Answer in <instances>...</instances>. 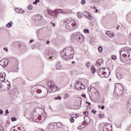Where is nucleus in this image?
<instances>
[{"label": "nucleus", "instance_id": "obj_1", "mask_svg": "<svg viewBox=\"0 0 131 131\" xmlns=\"http://www.w3.org/2000/svg\"><path fill=\"white\" fill-rule=\"evenodd\" d=\"M49 89H50L51 91H49L48 89H47L45 91V94H41V90L38 89V85H35L31 89L32 95L33 96V97H35L37 99H41V98H45V97H46L49 93H51V92H53V93H55V92L60 90V89L57 87V85L54 84ZM39 94H41L39 95Z\"/></svg>", "mask_w": 131, "mask_h": 131}, {"label": "nucleus", "instance_id": "obj_2", "mask_svg": "<svg viewBox=\"0 0 131 131\" xmlns=\"http://www.w3.org/2000/svg\"><path fill=\"white\" fill-rule=\"evenodd\" d=\"M73 54H74V51L71 49L70 50H67L66 49H64L60 53V56L62 59H64V60H68L69 59H71L72 57H73Z\"/></svg>", "mask_w": 131, "mask_h": 131}, {"label": "nucleus", "instance_id": "obj_3", "mask_svg": "<svg viewBox=\"0 0 131 131\" xmlns=\"http://www.w3.org/2000/svg\"><path fill=\"white\" fill-rule=\"evenodd\" d=\"M34 111L39 117V122H42L47 117V114L45 110L39 107H36Z\"/></svg>", "mask_w": 131, "mask_h": 131}, {"label": "nucleus", "instance_id": "obj_4", "mask_svg": "<svg viewBox=\"0 0 131 131\" xmlns=\"http://www.w3.org/2000/svg\"><path fill=\"white\" fill-rule=\"evenodd\" d=\"M64 22L67 23L66 27L67 29L70 31L73 30V28H75V27L76 26V21H75V20L74 19H64Z\"/></svg>", "mask_w": 131, "mask_h": 131}, {"label": "nucleus", "instance_id": "obj_5", "mask_svg": "<svg viewBox=\"0 0 131 131\" xmlns=\"http://www.w3.org/2000/svg\"><path fill=\"white\" fill-rule=\"evenodd\" d=\"M73 38L76 40L78 42L80 43H82L84 41V36L81 35L80 33H74L72 34Z\"/></svg>", "mask_w": 131, "mask_h": 131}, {"label": "nucleus", "instance_id": "obj_6", "mask_svg": "<svg viewBox=\"0 0 131 131\" xmlns=\"http://www.w3.org/2000/svg\"><path fill=\"white\" fill-rule=\"evenodd\" d=\"M129 52H130L129 50L123 49H121L120 51V60L122 61V60H124L126 57L129 58Z\"/></svg>", "mask_w": 131, "mask_h": 131}, {"label": "nucleus", "instance_id": "obj_7", "mask_svg": "<svg viewBox=\"0 0 131 131\" xmlns=\"http://www.w3.org/2000/svg\"><path fill=\"white\" fill-rule=\"evenodd\" d=\"M48 14L50 15V16H52V17H55L57 18V16H58V13H61V9H55V10H52L49 9L47 10Z\"/></svg>", "mask_w": 131, "mask_h": 131}, {"label": "nucleus", "instance_id": "obj_8", "mask_svg": "<svg viewBox=\"0 0 131 131\" xmlns=\"http://www.w3.org/2000/svg\"><path fill=\"white\" fill-rule=\"evenodd\" d=\"M30 118L33 120H34L35 121L39 122V117L38 115H37V114L36 113L35 111H33V112L31 113Z\"/></svg>", "mask_w": 131, "mask_h": 131}, {"label": "nucleus", "instance_id": "obj_9", "mask_svg": "<svg viewBox=\"0 0 131 131\" xmlns=\"http://www.w3.org/2000/svg\"><path fill=\"white\" fill-rule=\"evenodd\" d=\"M121 86L116 88L115 90V92L116 93L117 96H121L123 94V86L121 83H120Z\"/></svg>", "mask_w": 131, "mask_h": 131}, {"label": "nucleus", "instance_id": "obj_10", "mask_svg": "<svg viewBox=\"0 0 131 131\" xmlns=\"http://www.w3.org/2000/svg\"><path fill=\"white\" fill-rule=\"evenodd\" d=\"M46 55H47L48 59H51V60H54L56 58V53L54 51H49L46 53Z\"/></svg>", "mask_w": 131, "mask_h": 131}, {"label": "nucleus", "instance_id": "obj_11", "mask_svg": "<svg viewBox=\"0 0 131 131\" xmlns=\"http://www.w3.org/2000/svg\"><path fill=\"white\" fill-rule=\"evenodd\" d=\"M8 64H9V60L7 59L4 58L2 60H0V66L4 68L8 65Z\"/></svg>", "mask_w": 131, "mask_h": 131}, {"label": "nucleus", "instance_id": "obj_12", "mask_svg": "<svg viewBox=\"0 0 131 131\" xmlns=\"http://www.w3.org/2000/svg\"><path fill=\"white\" fill-rule=\"evenodd\" d=\"M82 15L83 16L85 17V18L89 19V20H92L93 19V16H92L91 13H90L88 11H84V12H83Z\"/></svg>", "mask_w": 131, "mask_h": 131}, {"label": "nucleus", "instance_id": "obj_13", "mask_svg": "<svg viewBox=\"0 0 131 131\" xmlns=\"http://www.w3.org/2000/svg\"><path fill=\"white\" fill-rule=\"evenodd\" d=\"M42 19V16L40 14H36L33 16V20L34 21H38Z\"/></svg>", "mask_w": 131, "mask_h": 131}, {"label": "nucleus", "instance_id": "obj_14", "mask_svg": "<svg viewBox=\"0 0 131 131\" xmlns=\"http://www.w3.org/2000/svg\"><path fill=\"white\" fill-rule=\"evenodd\" d=\"M6 73L5 72L0 73V81H4L6 79Z\"/></svg>", "mask_w": 131, "mask_h": 131}, {"label": "nucleus", "instance_id": "obj_15", "mask_svg": "<svg viewBox=\"0 0 131 131\" xmlns=\"http://www.w3.org/2000/svg\"><path fill=\"white\" fill-rule=\"evenodd\" d=\"M15 11L16 13H19V14H24L25 13V11L23 9L19 8H15Z\"/></svg>", "mask_w": 131, "mask_h": 131}, {"label": "nucleus", "instance_id": "obj_16", "mask_svg": "<svg viewBox=\"0 0 131 131\" xmlns=\"http://www.w3.org/2000/svg\"><path fill=\"white\" fill-rule=\"evenodd\" d=\"M49 129L50 131L54 130L55 129V124L54 123H50L48 125Z\"/></svg>", "mask_w": 131, "mask_h": 131}, {"label": "nucleus", "instance_id": "obj_17", "mask_svg": "<svg viewBox=\"0 0 131 131\" xmlns=\"http://www.w3.org/2000/svg\"><path fill=\"white\" fill-rule=\"evenodd\" d=\"M106 34H107V35L108 36H109L110 37H114V33H112V32H110L108 31H107L106 32Z\"/></svg>", "mask_w": 131, "mask_h": 131}, {"label": "nucleus", "instance_id": "obj_18", "mask_svg": "<svg viewBox=\"0 0 131 131\" xmlns=\"http://www.w3.org/2000/svg\"><path fill=\"white\" fill-rule=\"evenodd\" d=\"M54 84V83L52 82V81H47V85H48L50 89V88H51L52 86Z\"/></svg>", "mask_w": 131, "mask_h": 131}, {"label": "nucleus", "instance_id": "obj_19", "mask_svg": "<svg viewBox=\"0 0 131 131\" xmlns=\"http://www.w3.org/2000/svg\"><path fill=\"white\" fill-rule=\"evenodd\" d=\"M100 76L101 77H105L107 78L109 75H107V73H106V72H103Z\"/></svg>", "mask_w": 131, "mask_h": 131}, {"label": "nucleus", "instance_id": "obj_20", "mask_svg": "<svg viewBox=\"0 0 131 131\" xmlns=\"http://www.w3.org/2000/svg\"><path fill=\"white\" fill-rule=\"evenodd\" d=\"M117 77L118 79H119V80H120L121 79H122V78H123V76H122V75L118 73V74H117Z\"/></svg>", "mask_w": 131, "mask_h": 131}, {"label": "nucleus", "instance_id": "obj_21", "mask_svg": "<svg viewBox=\"0 0 131 131\" xmlns=\"http://www.w3.org/2000/svg\"><path fill=\"white\" fill-rule=\"evenodd\" d=\"M80 84H82V83L80 82H76V84H75V86L76 90H79V89L77 88V87H78V85H80Z\"/></svg>", "mask_w": 131, "mask_h": 131}, {"label": "nucleus", "instance_id": "obj_22", "mask_svg": "<svg viewBox=\"0 0 131 131\" xmlns=\"http://www.w3.org/2000/svg\"><path fill=\"white\" fill-rule=\"evenodd\" d=\"M12 26H13V22H12V21H10L9 23H8L6 25V27H7L8 28H10L12 27Z\"/></svg>", "mask_w": 131, "mask_h": 131}, {"label": "nucleus", "instance_id": "obj_23", "mask_svg": "<svg viewBox=\"0 0 131 131\" xmlns=\"http://www.w3.org/2000/svg\"><path fill=\"white\" fill-rule=\"evenodd\" d=\"M91 71L92 73H96V68H95V66H92L91 67Z\"/></svg>", "mask_w": 131, "mask_h": 131}, {"label": "nucleus", "instance_id": "obj_24", "mask_svg": "<svg viewBox=\"0 0 131 131\" xmlns=\"http://www.w3.org/2000/svg\"><path fill=\"white\" fill-rule=\"evenodd\" d=\"M56 125H57V127H58V128H61V127H62V124L60 122H57L56 123Z\"/></svg>", "mask_w": 131, "mask_h": 131}, {"label": "nucleus", "instance_id": "obj_25", "mask_svg": "<svg viewBox=\"0 0 131 131\" xmlns=\"http://www.w3.org/2000/svg\"><path fill=\"white\" fill-rule=\"evenodd\" d=\"M98 51L99 53H103V47L102 46H99L98 47Z\"/></svg>", "mask_w": 131, "mask_h": 131}, {"label": "nucleus", "instance_id": "obj_26", "mask_svg": "<svg viewBox=\"0 0 131 131\" xmlns=\"http://www.w3.org/2000/svg\"><path fill=\"white\" fill-rule=\"evenodd\" d=\"M104 117H105V115L100 114L98 115V118H100V119H102V118H104Z\"/></svg>", "mask_w": 131, "mask_h": 131}, {"label": "nucleus", "instance_id": "obj_27", "mask_svg": "<svg viewBox=\"0 0 131 131\" xmlns=\"http://www.w3.org/2000/svg\"><path fill=\"white\" fill-rule=\"evenodd\" d=\"M56 69H61V68H62V66H61V64L58 63L56 64Z\"/></svg>", "mask_w": 131, "mask_h": 131}, {"label": "nucleus", "instance_id": "obj_28", "mask_svg": "<svg viewBox=\"0 0 131 131\" xmlns=\"http://www.w3.org/2000/svg\"><path fill=\"white\" fill-rule=\"evenodd\" d=\"M77 17L78 18H79V19H81V18H82V15H81L80 12H78Z\"/></svg>", "mask_w": 131, "mask_h": 131}, {"label": "nucleus", "instance_id": "obj_29", "mask_svg": "<svg viewBox=\"0 0 131 131\" xmlns=\"http://www.w3.org/2000/svg\"><path fill=\"white\" fill-rule=\"evenodd\" d=\"M86 66L87 68H90V67H91V62H90V61H87L86 62Z\"/></svg>", "mask_w": 131, "mask_h": 131}, {"label": "nucleus", "instance_id": "obj_30", "mask_svg": "<svg viewBox=\"0 0 131 131\" xmlns=\"http://www.w3.org/2000/svg\"><path fill=\"white\" fill-rule=\"evenodd\" d=\"M99 63L102 65V63L103 62V59H99L98 60V62Z\"/></svg>", "mask_w": 131, "mask_h": 131}, {"label": "nucleus", "instance_id": "obj_31", "mask_svg": "<svg viewBox=\"0 0 131 131\" xmlns=\"http://www.w3.org/2000/svg\"><path fill=\"white\" fill-rule=\"evenodd\" d=\"M83 31L84 33H90V31L88 29H84Z\"/></svg>", "mask_w": 131, "mask_h": 131}, {"label": "nucleus", "instance_id": "obj_32", "mask_svg": "<svg viewBox=\"0 0 131 131\" xmlns=\"http://www.w3.org/2000/svg\"><path fill=\"white\" fill-rule=\"evenodd\" d=\"M54 100H62V98L60 96H57L54 98Z\"/></svg>", "mask_w": 131, "mask_h": 131}, {"label": "nucleus", "instance_id": "obj_33", "mask_svg": "<svg viewBox=\"0 0 131 131\" xmlns=\"http://www.w3.org/2000/svg\"><path fill=\"white\" fill-rule=\"evenodd\" d=\"M9 113H10V112H9V110H6L5 111V116H7V115H8V114H9Z\"/></svg>", "mask_w": 131, "mask_h": 131}, {"label": "nucleus", "instance_id": "obj_34", "mask_svg": "<svg viewBox=\"0 0 131 131\" xmlns=\"http://www.w3.org/2000/svg\"><path fill=\"white\" fill-rule=\"evenodd\" d=\"M10 88H11V84L10 83V82H8V84H7L8 91H9V90H10Z\"/></svg>", "mask_w": 131, "mask_h": 131}, {"label": "nucleus", "instance_id": "obj_35", "mask_svg": "<svg viewBox=\"0 0 131 131\" xmlns=\"http://www.w3.org/2000/svg\"><path fill=\"white\" fill-rule=\"evenodd\" d=\"M69 96V94H65L64 96H63V99H67V98H68Z\"/></svg>", "mask_w": 131, "mask_h": 131}, {"label": "nucleus", "instance_id": "obj_36", "mask_svg": "<svg viewBox=\"0 0 131 131\" xmlns=\"http://www.w3.org/2000/svg\"><path fill=\"white\" fill-rule=\"evenodd\" d=\"M112 60H116V59H117L116 56L112 55Z\"/></svg>", "mask_w": 131, "mask_h": 131}, {"label": "nucleus", "instance_id": "obj_37", "mask_svg": "<svg viewBox=\"0 0 131 131\" xmlns=\"http://www.w3.org/2000/svg\"><path fill=\"white\" fill-rule=\"evenodd\" d=\"M37 3H39V0H35V1L33 3V5H36Z\"/></svg>", "mask_w": 131, "mask_h": 131}, {"label": "nucleus", "instance_id": "obj_38", "mask_svg": "<svg viewBox=\"0 0 131 131\" xmlns=\"http://www.w3.org/2000/svg\"><path fill=\"white\" fill-rule=\"evenodd\" d=\"M11 121H16L17 120V118H11Z\"/></svg>", "mask_w": 131, "mask_h": 131}, {"label": "nucleus", "instance_id": "obj_39", "mask_svg": "<svg viewBox=\"0 0 131 131\" xmlns=\"http://www.w3.org/2000/svg\"><path fill=\"white\" fill-rule=\"evenodd\" d=\"M92 113H93V114H96L97 113V111H95L94 109L92 110Z\"/></svg>", "mask_w": 131, "mask_h": 131}, {"label": "nucleus", "instance_id": "obj_40", "mask_svg": "<svg viewBox=\"0 0 131 131\" xmlns=\"http://www.w3.org/2000/svg\"><path fill=\"white\" fill-rule=\"evenodd\" d=\"M86 113H87L88 115H89V112H88V111L84 112L83 113V114H84V115H86Z\"/></svg>", "mask_w": 131, "mask_h": 131}, {"label": "nucleus", "instance_id": "obj_41", "mask_svg": "<svg viewBox=\"0 0 131 131\" xmlns=\"http://www.w3.org/2000/svg\"><path fill=\"white\" fill-rule=\"evenodd\" d=\"M81 3L82 5H85V0H82L81 2Z\"/></svg>", "mask_w": 131, "mask_h": 131}, {"label": "nucleus", "instance_id": "obj_42", "mask_svg": "<svg viewBox=\"0 0 131 131\" xmlns=\"http://www.w3.org/2000/svg\"><path fill=\"white\" fill-rule=\"evenodd\" d=\"M126 131H131V124L129 125V127L127 129Z\"/></svg>", "mask_w": 131, "mask_h": 131}, {"label": "nucleus", "instance_id": "obj_43", "mask_svg": "<svg viewBox=\"0 0 131 131\" xmlns=\"http://www.w3.org/2000/svg\"><path fill=\"white\" fill-rule=\"evenodd\" d=\"M28 9L29 10H32V5H29L28 6Z\"/></svg>", "mask_w": 131, "mask_h": 131}, {"label": "nucleus", "instance_id": "obj_44", "mask_svg": "<svg viewBox=\"0 0 131 131\" xmlns=\"http://www.w3.org/2000/svg\"><path fill=\"white\" fill-rule=\"evenodd\" d=\"M96 65L97 66V67H100L101 66V64L99 63L98 62L96 63Z\"/></svg>", "mask_w": 131, "mask_h": 131}, {"label": "nucleus", "instance_id": "obj_45", "mask_svg": "<svg viewBox=\"0 0 131 131\" xmlns=\"http://www.w3.org/2000/svg\"><path fill=\"white\" fill-rule=\"evenodd\" d=\"M92 1L93 2V3H99L100 0H92Z\"/></svg>", "mask_w": 131, "mask_h": 131}, {"label": "nucleus", "instance_id": "obj_46", "mask_svg": "<svg viewBox=\"0 0 131 131\" xmlns=\"http://www.w3.org/2000/svg\"><path fill=\"white\" fill-rule=\"evenodd\" d=\"M71 122H74V119L73 118H71L70 119Z\"/></svg>", "mask_w": 131, "mask_h": 131}, {"label": "nucleus", "instance_id": "obj_47", "mask_svg": "<svg viewBox=\"0 0 131 131\" xmlns=\"http://www.w3.org/2000/svg\"><path fill=\"white\" fill-rule=\"evenodd\" d=\"M81 97L84 98V99H85V98H86V96H85V94H82Z\"/></svg>", "mask_w": 131, "mask_h": 131}, {"label": "nucleus", "instance_id": "obj_48", "mask_svg": "<svg viewBox=\"0 0 131 131\" xmlns=\"http://www.w3.org/2000/svg\"><path fill=\"white\" fill-rule=\"evenodd\" d=\"M101 110H104V109H105V106L102 105L101 106Z\"/></svg>", "mask_w": 131, "mask_h": 131}, {"label": "nucleus", "instance_id": "obj_49", "mask_svg": "<svg viewBox=\"0 0 131 131\" xmlns=\"http://www.w3.org/2000/svg\"><path fill=\"white\" fill-rule=\"evenodd\" d=\"M3 50H4L5 51V52H8V48H7V47L4 48Z\"/></svg>", "mask_w": 131, "mask_h": 131}, {"label": "nucleus", "instance_id": "obj_50", "mask_svg": "<svg viewBox=\"0 0 131 131\" xmlns=\"http://www.w3.org/2000/svg\"><path fill=\"white\" fill-rule=\"evenodd\" d=\"M4 113V111H3V110H0V115H2Z\"/></svg>", "mask_w": 131, "mask_h": 131}, {"label": "nucleus", "instance_id": "obj_51", "mask_svg": "<svg viewBox=\"0 0 131 131\" xmlns=\"http://www.w3.org/2000/svg\"><path fill=\"white\" fill-rule=\"evenodd\" d=\"M120 27V26L118 25V26L116 28V29L117 30H119Z\"/></svg>", "mask_w": 131, "mask_h": 131}, {"label": "nucleus", "instance_id": "obj_52", "mask_svg": "<svg viewBox=\"0 0 131 131\" xmlns=\"http://www.w3.org/2000/svg\"><path fill=\"white\" fill-rule=\"evenodd\" d=\"M85 103H86V104H88L90 106H91V103L90 102L85 101Z\"/></svg>", "mask_w": 131, "mask_h": 131}, {"label": "nucleus", "instance_id": "obj_53", "mask_svg": "<svg viewBox=\"0 0 131 131\" xmlns=\"http://www.w3.org/2000/svg\"><path fill=\"white\" fill-rule=\"evenodd\" d=\"M51 24H52L53 25V27H55V23H53V22L51 21Z\"/></svg>", "mask_w": 131, "mask_h": 131}, {"label": "nucleus", "instance_id": "obj_54", "mask_svg": "<svg viewBox=\"0 0 131 131\" xmlns=\"http://www.w3.org/2000/svg\"><path fill=\"white\" fill-rule=\"evenodd\" d=\"M18 71H19V68H17V69L14 71V72H18Z\"/></svg>", "mask_w": 131, "mask_h": 131}, {"label": "nucleus", "instance_id": "obj_55", "mask_svg": "<svg viewBox=\"0 0 131 131\" xmlns=\"http://www.w3.org/2000/svg\"><path fill=\"white\" fill-rule=\"evenodd\" d=\"M30 43H31L33 42V39H31L30 41H29Z\"/></svg>", "mask_w": 131, "mask_h": 131}, {"label": "nucleus", "instance_id": "obj_56", "mask_svg": "<svg viewBox=\"0 0 131 131\" xmlns=\"http://www.w3.org/2000/svg\"><path fill=\"white\" fill-rule=\"evenodd\" d=\"M46 43L47 45H49V43H50V41L48 40L47 41H46Z\"/></svg>", "mask_w": 131, "mask_h": 131}, {"label": "nucleus", "instance_id": "obj_57", "mask_svg": "<svg viewBox=\"0 0 131 131\" xmlns=\"http://www.w3.org/2000/svg\"><path fill=\"white\" fill-rule=\"evenodd\" d=\"M98 9H95V13H98Z\"/></svg>", "mask_w": 131, "mask_h": 131}, {"label": "nucleus", "instance_id": "obj_58", "mask_svg": "<svg viewBox=\"0 0 131 131\" xmlns=\"http://www.w3.org/2000/svg\"><path fill=\"white\" fill-rule=\"evenodd\" d=\"M93 9H94V10H96V9H97V8L96 7V6H94V7H93Z\"/></svg>", "mask_w": 131, "mask_h": 131}, {"label": "nucleus", "instance_id": "obj_59", "mask_svg": "<svg viewBox=\"0 0 131 131\" xmlns=\"http://www.w3.org/2000/svg\"><path fill=\"white\" fill-rule=\"evenodd\" d=\"M129 38L131 39V33H130V35H129Z\"/></svg>", "mask_w": 131, "mask_h": 131}, {"label": "nucleus", "instance_id": "obj_60", "mask_svg": "<svg viewBox=\"0 0 131 131\" xmlns=\"http://www.w3.org/2000/svg\"><path fill=\"white\" fill-rule=\"evenodd\" d=\"M74 63H75V62H74V61H72V64H74Z\"/></svg>", "mask_w": 131, "mask_h": 131}, {"label": "nucleus", "instance_id": "obj_61", "mask_svg": "<svg viewBox=\"0 0 131 131\" xmlns=\"http://www.w3.org/2000/svg\"><path fill=\"white\" fill-rule=\"evenodd\" d=\"M129 102H131V97L129 99Z\"/></svg>", "mask_w": 131, "mask_h": 131}, {"label": "nucleus", "instance_id": "obj_62", "mask_svg": "<svg viewBox=\"0 0 131 131\" xmlns=\"http://www.w3.org/2000/svg\"><path fill=\"white\" fill-rule=\"evenodd\" d=\"M80 127H81V126H80L78 127L79 129H81V128H80Z\"/></svg>", "mask_w": 131, "mask_h": 131}, {"label": "nucleus", "instance_id": "obj_63", "mask_svg": "<svg viewBox=\"0 0 131 131\" xmlns=\"http://www.w3.org/2000/svg\"><path fill=\"white\" fill-rule=\"evenodd\" d=\"M70 86L71 88H72V84H71Z\"/></svg>", "mask_w": 131, "mask_h": 131}, {"label": "nucleus", "instance_id": "obj_64", "mask_svg": "<svg viewBox=\"0 0 131 131\" xmlns=\"http://www.w3.org/2000/svg\"><path fill=\"white\" fill-rule=\"evenodd\" d=\"M102 71V69L99 70L100 72Z\"/></svg>", "mask_w": 131, "mask_h": 131}]
</instances>
